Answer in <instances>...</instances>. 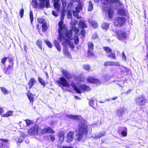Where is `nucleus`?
I'll use <instances>...</instances> for the list:
<instances>
[{"instance_id":"f257e3e1","label":"nucleus","mask_w":148,"mask_h":148,"mask_svg":"<svg viewBox=\"0 0 148 148\" xmlns=\"http://www.w3.org/2000/svg\"><path fill=\"white\" fill-rule=\"evenodd\" d=\"M87 128L86 125L84 122H81L79 125V128L76 134L77 138L79 141H80L83 136V135L87 134Z\"/></svg>"},{"instance_id":"f03ea898","label":"nucleus","mask_w":148,"mask_h":148,"mask_svg":"<svg viewBox=\"0 0 148 148\" xmlns=\"http://www.w3.org/2000/svg\"><path fill=\"white\" fill-rule=\"evenodd\" d=\"M38 3L37 0H32L31 4L35 8L43 9L46 7L47 8L50 7V5L49 0H38Z\"/></svg>"},{"instance_id":"7ed1b4c3","label":"nucleus","mask_w":148,"mask_h":148,"mask_svg":"<svg viewBox=\"0 0 148 148\" xmlns=\"http://www.w3.org/2000/svg\"><path fill=\"white\" fill-rule=\"evenodd\" d=\"M41 129L39 127L38 125H36L29 130L28 132L29 134L31 136L40 134H41Z\"/></svg>"},{"instance_id":"20e7f679","label":"nucleus","mask_w":148,"mask_h":148,"mask_svg":"<svg viewBox=\"0 0 148 148\" xmlns=\"http://www.w3.org/2000/svg\"><path fill=\"white\" fill-rule=\"evenodd\" d=\"M136 104L139 106H143L146 102L145 97L143 96H139L137 97L135 99Z\"/></svg>"},{"instance_id":"39448f33","label":"nucleus","mask_w":148,"mask_h":148,"mask_svg":"<svg viewBox=\"0 0 148 148\" xmlns=\"http://www.w3.org/2000/svg\"><path fill=\"white\" fill-rule=\"evenodd\" d=\"M125 18L122 17H118L114 20V23L116 26H121L125 23Z\"/></svg>"},{"instance_id":"423d86ee","label":"nucleus","mask_w":148,"mask_h":148,"mask_svg":"<svg viewBox=\"0 0 148 148\" xmlns=\"http://www.w3.org/2000/svg\"><path fill=\"white\" fill-rule=\"evenodd\" d=\"M117 38L119 40H123L127 38L128 36V34L125 31H121L116 32Z\"/></svg>"},{"instance_id":"0eeeda50","label":"nucleus","mask_w":148,"mask_h":148,"mask_svg":"<svg viewBox=\"0 0 148 148\" xmlns=\"http://www.w3.org/2000/svg\"><path fill=\"white\" fill-rule=\"evenodd\" d=\"M63 20L61 19L59 23V28L58 30V32L59 33V37L58 39L60 41L62 40L63 37L61 32L63 29Z\"/></svg>"},{"instance_id":"6e6552de","label":"nucleus","mask_w":148,"mask_h":148,"mask_svg":"<svg viewBox=\"0 0 148 148\" xmlns=\"http://www.w3.org/2000/svg\"><path fill=\"white\" fill-rule=\"evenodd\" d=\"M57 82L58 84L62 85L64 86L69 88L70 86L69 84L64 77H60L59 80H58Z\"/></svg>"},{"instance_id":"1a4fd4ad","label":"nucleus","mask_w":148,"mask_h":148,"mask_svg":"<svg viewBox=\"0 0 148 148\" xmlns=\"http://www.w3.org/2000/svg\"><path fill=\"white\" fill-rule=\"evenodd\" d=\"M63 37H62V40H62L64 41L62 42V45L64 47L66 46L67 45H68L71 47L72 49H74V46H73V44L68 39L66 38L65 39L63 36Z\"/></svg>"},{"instance_id":"9d476101","label":"nucleus","mask_w":148,"mask_h":148,"mask_svg":"<svg viewBox=\"0 0 148 148\" xmlns=\"http://www.w3.org/2000/svg\"><path fill=\"white\" fill-rule=\"evenodd\" d=\"M82 5L81 4H79L75 7V11L74 10L73 12V15L77 18H80V17L78 16V14L80 10L82 9Z\"/></svg>"},{"instance_id":"9b49d317","label":"nucleus","mask_w":148,"mask_h":148,"mask_svg":"<svg viewBox=\"0 0 148 148\" xmlns=\"http://www.w3.org/2000/svg\"><path fill=\"white\" fill-rule=\"evenodd\" d=\"M104 65L105 66H120L119 63L117 62H114L112 61H107L104 62Z\"/></svg>"},{"instance_id":"f8f14e48","label":"nucleus","mask_w":148,"mask_h":148,"mask_svg":"<svg viewBox=\"0 0 148 148\" xmlns=\"http://www.w3.org/2000/svg\"><path fill=\"white\" fill-rule=\"evenodd\" d=\"M87 81L88 82L96 84L97 85H99V84L100 83V80L92 77H89L87 78Z\"/></svg>"},{"instance_id":"ddd939ff","label":"nucleus","mask_w":148,"mask_h":148,"mask_svg":"<svg viewBox=\"0 0 148 148\" xmlns=\"http://www.w3.org/2000/svg\"><path fill=\"white\" fill-rule=\"evenodd\" d=\"M73 132H70L67 134L66 141L68 143L71 142L73 140Z\"/></svg>"},{"instance_id":"4468645a","label":"nucleus","mask_w":148,"mask_h":148,"mask_svg":"<svg viewBox=\"0 0 148 148\" xmlns=\"http://www.w3.org/2000/svg\"><path fill=\"white\" fill-rule=\"evenodd\" d=\"M118 14L122 15L125 16L127 15L128 12L127 10L123 8L119 9L118 11Z\"/></svg>"},{"instance_id":"2eb2a0df","label":"nucleus","mask_w":148,"mask_h":148,"mask_svg":"<svg viewBox=\"0 0 148 148\" xmlns=\"http://www.w3.org/2000/svg\"><path fill=\"white\" fill-rule=\"evenodd\" d=\"M41 134L47 133L53 134L54 133V131L52 129L49 127L46 128L43 130H41Z\"/></svg>"},{"instance_id":"dca6fc26","label":"nucleus","mask_w":148,"mask_h":148,"mask_svg":"<svg viewBox=\"0 0 148 148\" xmlns=\"http://www.w3.org/2000/svg\"><path fill=\"white\" fill-rule=\"evenodd\" d=\"M106 134V132L105 131H103L100 132L99 134L91 136L94 139H98L101 137L104 136Z\"/></svg>"},{"instance_id":"f3484780","label":"nucleus","mask_w":148,"mask_h":148,"mask_svg":"<svg viewBox=\"0 0 148 148\" xmlns=\"http://www.w3.org/2000/svg\"><path fill=\"white\" fill-rule=\"evenodd\" d=\"M59 0H53V1L55 8L58 11L60 10V4L59 3Z\"/></svg>"},{"instance_id":"a211bd4d","label":"nucleus","mask_w":148,"mask_h":148,"mask_svg":"<svg viewBox=\"0 0 148 148\" xmlns=\"http://www.w3.org/2000/svg\"><path fill=\"white\" fill-rule=\"evenodd\" d=\"M79 89L80 90V91L83 90L88 91L90 90V88L85 84H83L79 86Z\"/></svg>"},{"instance_id":"6ab92c4d","label":"nucleus","mask_w":148,"mask_h":148,"mask_svg":"<svg viewBox=\"0 0 148 148\" xmlns=\"http://www.w3.org/2000/svg\"><path fill=\"white\" fill-rule=\"evenodd\" d=\"M125 110V109L123 108L118 109L116 113L117 116L120 117H122L124 114Z\"/></svg>"},{"instance_id":"aec40b11","label":"nucleus","mask_w":148,"mask_h":148,"mask_svg":"<svg viewBox=\"0 0 148 148\" xmlns=\"http://www.w3.org/2000/svg\"><path fill=\"white\" fill-rule=\"evenodd\" d=\"M64 133L62 132H60L58 133V136L60 138L59 143H62L64 138Z\"/></svg>"},{"instance_id":"412c9836","label":"nucleus","mask_w":148,"mask_h":148,"mask_svg":"<svg viewBox=\"0 0 148 148\" xmlns=\"http://www.w3.org/2000/svg\"><path fill=\"white\" fill-rule=\"evenodd\" d=\"M62 72L66 78L69 79L71 78V76L67 70L63 69Z\"/></svg>"},{"instance_id":"4be33fe9","label":"nucleus","mask_w":148,"mask_h":148,"mask_svg":"<svg viewBox=\"0 0 148 148\" xmlns=\"http://www.w3.org/2000/svg\"><path fill=\"white\" fill-rule=\"evenodd\" d=\"M79 27L84 28L87 27L85 23L82 20H80L79 23Z\"/></svg>"},{"instance_id":"5701e85b","label":"nucleus","mask_w":148,"mask_h":148,"mask_svg":"<svg viewBox=\"0 0 148 148\" xmlns=\"http://www.w3.org/2000/svg\"><path fill=\"white\" fill-rule=\"evenodd\" d=\"M36 82V81L34 78H32L29 81V83H28L29 88H32V87L34 85Z\"/></svg>"},{"instance_id":"b1692460","label":"nucleus","mask_w":148,"mask_h":148,"mask_svg":"<svg viewBox=\"0 0 148 148\" xmlns=\"http://www.w3.org/2000/svg\"><path fill=\"white\" fill-rule=\"evenodd\" d=\"M71 86L74 88L75 90L77 93L79 94L81 93L80 90L79 89V88L76 86L75 83L72 82L71 84Z\"/></svg>"},{"instance_id":"393cba45","label":"nucleus","mask_w":148,"mask_h":148,"mask_svg":"<svg viewBox=\"0 0 148 148\" xmlns=\"http://www.w3.org/2000/svg\"><path fill=\"white\" fill-rule=\"evenodd\" d=\"M107 13L109 17L110 18H112L113 15V12L112 9L110 8H108Z\"/></svg>"},{"instance_id":"a878e982","label":"nucleus","mask_w":148,"mask_h":148,"mask_svg":"<svg viewBox=\"0 0 148 148\" xmlns=\"http://www.w3.org/2000/svg\"><path fill=\"white\" fill-rule=\"evenodd\" d=\"M114 0H101V3L104 5H106L108 3H112Z\"/></svg>"},{"instance_id":"bb28decb","label":"nucleus","mask_w":148,"mask_h":148,"mask_svg":"<svg viewBox=\"0 0 148 148\" xmlns=\"http://www.w3.org/2000/svg\"><path fill=\"white\" fill-rule=\"evenodd\" d=\"M54 44L58 50L59 51H61V49L60 46L57 40H55L54 41Z\"/></svg>"},{"instance_id":"cd10ccee","label":"nucleus","mask_w":148,"mask_h":148,"mask_svg":"<svg viewBox=\"0 0 148 148\" xmlns=\"http://www.w3.org/2000/svg\"><path fill=\"white\" fill-rule=\"evenodd\" d=\"M78 116H76L74 115H71L67 114L66 115V117L69 119L75 120L77 119Z\"/></svg>"},{"instance_id":"c85d7f7f","label":"nucleus","mask_w":148,"mask_h":148,"mask_svg":"<svg viewBox=\"0 0 148 148\" xmlns=\"http://www.w3.org/2000/svg\"><path fill=\"white\" fill-rule=\"evenodd\" d=\"M113 4H114L116 5V7H118L122 5V3L119 0H114V1L112 2Z\"/></svg>"},{"instance_id":"c756f323","label":"nucleus","mask_w":148,"mask_h":148,"mask_svg":"<svg viewBox=\"0 0 148 148\" xmlns=\"http://www.w3.org/2000/svg\"><path fill=\"white\" fill-rule=\"evenodd\" d=\"M121 134L123 136H126L127 134V129L125 127H123V130L121 132Z\"/></svg>"},{"instance_id":"7c9ffc66","label":"nucleus","mask_w":148,"mask_h":148,"mask_svg":"<svg viewBox=\"0 0 148 148\" xmlns=\"http://www.w3.org/2000/svg\"><path fill=\"white\" fill-rule=\"evenodd\" d=\"M27 95L31 102H32L33 101L34 96L33 94L31 93L28 92L27 93Z\"/></svg>"},{"instance_id":"2f4dec72","label":"nucleus","mask_w":148,"mask_h":148,"mask_svg":"<svg viewBox=\"0 0 148 148\" xmlns=\"http://www.w3.org/2000/svg\"><path fill=\"white\" fill-rule=\"evenodd\" d=\"M8 140L6 139H0V146L1 148H5L3 147V146L5 145V142H7Z\"/></svg>"},{"instance_id":"473e14b6","label":"nucleus","mask_w":148,"mask_h":148,"mask_svg":"<svg viewBox=\"0 0 148 148\" xmlns=\"http://www.w3.org/2000/svg\"><path fill=\"white\" fill-rule=\"evenodd\" d=\"M72 35V33L71 31H67L66 33V36L71 39Z\"/></svg>"},{"instance_id":"72a5a7b5","label":"nucleus","mask_w":148,"mask_h":148,"mask_svg":"<svg viewBox=\"0 0 148 148\" xmlns=\"http://www.w3.org/2000/svg\"><path fill=\"white\" fill-rule=\"evenodd\" d=\"M89 5L88 7V10L89 11H91L93 9V5L91 1H90L88 3Z\"/></svg>"},{"instance_id":"f704fd0d","label":"nucleus","mask_w":148,"mask_h":148,"mask_svg":"<svg viewBox=\"0 0 148 148\" xmlns=\"http://www.w3.org/2000/svg\"><path fill=\"white\" fill-rule=\"evenodd\" d=\"M13 113V112L12 111H9L3 115V116L5 117H8L9 116H12Z\"/></svg>"},{"instance_id":"c9c22d12","label":"nucleus","mask_w":148,"mask_h":148,"mask_svg":"<svg viewBox=\"0 0 148 148\" xmlns=\"http://www.w3.org/2000/svg\"><path fill=\"white\" fill-rule=\"evenodd\" d=\"M0 88L3 94L6 95L9 93V91L5 87H0Z\"/></svg>"},{"instance_id":"e433bc0d","label":"nucleus","mask_w":148,"mask_h":148,"mask_svg":"<svg viewBox=\"0 0 148 148\" xmlns=\"http://www.w3.org/2000/svg\"><path fill=\"white\" fill-rule=\"evenodd\" d=\"M93 47L94 45L92 42H89L88 43V50H93Z\"/></svg>"},{"instance_id":"4c0bfd02","label":"nucleus","mask_w":148,"mask_h":148,"mask_svg":"<svg viewBox=\"0 0 148 148\" xmlns=\"http://www.w3.org/2000/svg\"><path fill=\"white\" fill-rule=\"evenodd\" d=\"M63 53L68 58H69L71 57V55L70 53L66 49H64L63 51Z\"/></svg>"},{"instance_id":"58836bf2","label":"nucleus","mask_w":148,"mask_h":148,"mask_svg":"<svg viewBox=\"0 0 148 148\" xmlns=\"http://www.w3.org/2000/svg\"><path fill=\"white\" fill-rule=\"evenodd\" d=\"M102 27L105 30H107L109 27V24L108 23L104 22L102 24Z\"/></svg>"},{"instance_id":"ea45409f","label":"nucleus","mask_w":148,"mask_h":148,"mask_svg":"<svg viewBox=\"0 0 148 148\" xmlns=\"http://www.w3.org/2000/svg\"><path fill=\"white\" fill-rule=\"evenodd\" d=\"M38 81L41 85H43L44 87L45 86V83L44 80L39 77H38Z\"/></svg>"},{"instance_id":"a19ab883","label":"nucleus","mask_w":148,"mask_h":148,"mask_svg":"<svg viewBox=\"0 0 148 148\" xmlns=\"http://www.w3.org/2000/svg\"><path fill=\"white\" fill-rule=\"evenodd\" d=\"M90 22L92 24V26L94 28H96L98 27V24L95 21H92Z\"/></svg>"},{"instance_id":"79ce46f5","label":"nucleus","mask_w":148,"mask_h":148,"mask_svg":"<svg viewBox=\"0 0 148 148\" xmlns=\"http://www.w3.org/2000/svg\"><path fill=\"white\" fill-rule=\"evenodd\" d=\"M104 49L107 53H110L112 52V50L109 47H104Z\"/></svg>"},{"instance_id":"37998d69","label":"nucleus","mask_w":148,"mask_h":148,"mask_svg":"<svg viewBox=\"0 0 148 148\" xmlns=\"http://www.w3.org/2000/svg\"><path fill=\"white\" fill-rule=\"evenodd\" d=\"M108 57L112 59H116V57L114 53H111L110 54L108 55Z\"/></svg>"},{"instance_id":"c03bdc74","label":"nucleus","mask_w":148,"mask_h":148,"mask_svg":"<svg viewBox=\"0 0 148 148\" xmlns=\"http://www.w3.org/2000/svg\"><path fill=\"white\" fill-rule=\"evenodd\" d=\"M36 43L38 47L41 50L42 49V41L38 40L37 41Z\"/></svg>"},{"instance_id":"a18cd8bd","label":"nucleus","mask_w":148,"mask_h":148,"mask_svg":"<svg viewBox=\"0 0 148 148\" xmlns=\"http://www.w3.org/2000/svg\"><path fill=\"white\" fill-rule=\"evenodd\" d=\"M95 103L96 101L95 100L92 99L90 101L89 104L92 107L94 108Z\"/></svg>"},{"instance_id":"49530a36","label":"nucleus","mask_w":148,"mask_h":148,"mask_svg":"<svg viewBox=\"0 0 148 148\" xmlns=\"http://www.w3.org/2000/svg\"><path fill=\"white\" fill-rule=\"evenodd\" d=\"M42 29L43 32L46 31L47 29V26L46 25V23L42 24Z\"/></svg>"},{"instance_id":"de8ad7c7","label":"nucleus","mask_w":148,"mask_h":148,"mask_svg":"<svg viewBox=\"0 0 148 148\" xmlns=\"http://www.w3.org/2000/svg\"><path fill=\"white\" fill-rule=\"evenodd\" d=\"M75 44L76 45L78 44L79 41V38L77 36H75L74 38Z\"/></svg>"},{"instance_id":"09e8293b","label":"nucleus","mask_w":148,"mask_h":148,"mask_svg":"<svg viewBox=\"0 0 148 148\" xmlns=\"http://www.w3.org/2000/svg\"><path fill=\"white\" fill-rule=\"evenodd\" d=\"M77 80L79 82H83L84 80V77L82 76H80L77 77Z\"/></svg>"},{"instance_id":"8fccbe9b","label":"nucleus","mask_w":148,"mask_h":148,"mask_svg":"<svg viewBox=\"0 0 148 148\" xmlns=\"http://www.w3.org/2000/svg\"><path fill=\"white\" fill-rule=\"evenodd\" d=\"M45 43L49 48H52V45L50 42L47 40H45Z\"/></svg>"},{"instance_id":"3c124183","label":"nucleus","mask_w":148,"mask_h":148,"mask_svg":"<svg viewBox=\"0 0 148 148\" xmlns=\"http://www.w3.org/2000/svg\"><path fill=\"white\" fill-rule=\"evenodd\" d=\"M26 136H27V135H25L24 136H21L18 139V142L20 143L22 142L23 140L24 137H25Z\"/></svg>"},{"instance_id":"603ef678","label":"nucleus","mask_w":148,"mask_h":148,"mask_svg":"<svg viewBox=\"0 0 148 148\" xmlns=\"http://www.w3.org/2000/svg\"><path fill=\"white\" fill-rule=\"evenodd\" d=\"M30 18L31 23H32L33 20V16L32 11H30L29 14Z\"/></svg>"},{"instance_id":"864d4df0","label":"nucleus","mask_w":148,"mask_h":148,"mask_svg":"<svg viewBox=\"0 0 148 148\" xmlns=\"http://www.w3.org/2000/svg\"><path fill=\"white\" fill-rule=\"evenodd\" d=\"M38 21L39 23L43 24L46 23L45 20L42 18H39L38 19Z\"/></svg>"},{"instance_id":"5fc2aeb1","label":"nucleus","mask_w":148,"mask_h":148,"mask_svg":"<svg viewBox=\"0 0 148 148\" xmlns=\"http://www.w3.org/2000/svg\"><path fill=\"white\" fill-rule=\"evenodd\" d=\"M13 63H12V64H10V65L8 66L6 69L7 71H8L9 70H12L13 69Z\"/></svg>"},{"instance_id":"6e6d98bb","label":"nucleus","mask_w":148,"mask_h":148,"mask_svg":"<svg viewBox=\"0 0 148 148\" xmlns=\"http://www.w3.org/2000/svg\"><path fill=\"white\" fill-rule=\"evenodd\" d=\"M72 14L70 10H68L67 11V17L69 19L71 18Z\"/></svg>"},{"instance_id":"4d7b16f0","label":"nucleus","mask_w":148,"mask_h":148,"mask_svg":"<svg viewBox=\"0 0 148 148\" xmlns=\"http://www.w3.org/2000/svg\"><path fill=\"white\" fill-rule=\"evenodd\" d=\"M84 69L87 70H89L90 69V66L88 65H84L83 66Z\"/></svg>"},{"instance_id":"13d9d810","label":"nucleus","mask_w":148,"mask_h":148,"mask_svg":"<svg viewBox=\"0 0 148 148\" xmlns=\"http://www.w3.org/2000/svg\"><path fill=\"white\" fill-rule=\"evenodd\" d=\"M62 2L63 7L65 8L67 5V3L65 0H62Z\"/></svg>"},{"instance_id":"bf43d9fd","label":"nucleus","mask_w":148,"mask_h":148,"mask_svg":"<svg viewBox=\"0 0 148 148\" xmlns=\"http://www.w3.org/2000/svg\"><path fill=\"white\" fill-rule=\"evenodd\" d=\"M8 58L7 57H5L3 58L1 60V63L3 64L4 65L5 63L7 60V59Z\"/></svg>"},{"instance_id":"052dcab7","label":"nucleus","mask_w":148,"mask_h":148,"mask_svg":"<svg viewBox=\"0 0 148 148\" xmlns=\"http://www.w3.org/2000/svg\"><path fill=\"white\" fill-rule=\"evenodd\" d=\"M24 10L23 9H22L20 11V15L21 17L22 18L23 16Z\"/></svg>"},{"instance_id":"680f3d73","label":"nucleus","mask_w":148,"mask_h":148,"mask_svg":"<svg viewBox=\"0 0 148 148\" xmlns=\"http://www.w3.org/2000/svg\"><path fill=\"white\" fill-rule=\"evenodd\" d=\"M81 34L83 36H84L85 34V31L84 28H82L81 31Z\"/></svg>"},{"instance_id":"e2e57ef3","label":"nucleus","mask_w":148,"mask_h":148,"mask_svg":"<svg viewBox=\"0 0 148 148\" xmlns=\"http://www.w3.org/2000/svg\"><path fill=\"white\" fill-rule=\"evenodd\" d=\"M122 58L123 60L125 61L126 60V58L124 52H123L122 54Z\"/></svg>"},{"instance_id":"0e129e2a","label":"nucleus","mask_w":148,"mask_h":148,"mask_svg":"<svg viewBox=\"0 0 148 148\" xmlns=\"http://www.w3.org/2000/svg\"><path fill=\"white\" fill-rule=\"evenodd\" d=\"M92 50H88V56H91L93 55V53L92 52Z\"/></svg>"},{"instance_id":"69168bd1","label":"nucleus","mask_w":148,"mask_h":148,"mask_svg":"<svg viewBox=\"0 0 148 148\" xmlns=\"http://www.w3.org/2000/svg\"><path fill=\"white\" fill-rule=\"evenodd\" d=\"M25 121L26 124V126H28L31 124V121L29 120H26Z\"/></svg>"},{"instance_id":"338daca9","label":"nucleus","mask_w":148,"mask_h":148,"mask_svg":"<svg viewBox=\"0 0 148 148\" xmlns=\"http://www.w3.org/2000/svg\"><path fill=\"white\" fill-rule=\"evenodd\" d=\"M50 138L51 140L52 141H54L55 140V138L54 136L53 135H51Z\"/></svg>"},{"instance_id":"774afa93","label":"nucleus","mask_w":148,"mask_h":148,"mask_svg":"<svg viewBox=\"0 0 148 148\" xmlns=\"http://www.w3.org/2000/svg\"><path fill=\"white\" fill-rule=\"evenodd\" d=\"M65 16L64 13L63 12H62V14L61 16V19L62 20H63L64 18V17Z\"/></svg>"}]
</instances>
